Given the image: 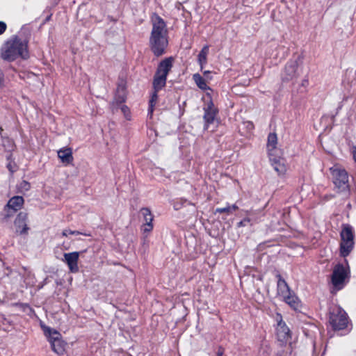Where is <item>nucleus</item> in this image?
I'll use <instances>...</instances> for the list:
<instances>
[{
    "mask_svg": "<svg viewBox=\"0 0 356 356\" xmlns=\"http://www.w3.org/2000/svg\"><path fill=\"white\" fill-rule=\"evenodd\" d=\"M330 323L335 330H343L348 325V316L344 310L335 307L330 313Z\"/></svg>",
    "mask_w": 356,
    "mask_h": 356,
    "instance_id": "nucleus-6",
    "label": "nucleus"
},
{
    "mask_svg": "<svg viewBox=\"0 0 356 356\" xmlns=\"http://www.w3.org/2000/svg\"><path fill=\"white\" fill-rule=\"evenodd\" d=\"M330 170L336 193L341 194L343 198L347 197L350 192L348 172L337 166L330 168Z\"/></svg>",
    "mask_w": 356,
    "mask_h": 356,
    "instance_id": "nucleus-3",
    "label": "nucleus"
},
{
    "mask_svg": "<svg viewBox=\"0 0 356 356\" xmlns=\"http://www.w3.org/2000/svg\"><path fill=\"white\" fill-rule=\"evenodd\" d=\"M223 349L222 348H220L218 350L217 355L218 356H222L223 355Z\"/></svg>",
    "mask_w": 356,
    "mask_h": 356,
    "instance_id": "nucleus-36",
    "label": "nucleus"
},
{
    "mask_svg": "<svg viewBox=\"0 0 356 356\" xmlns=\"http://www.w3.org/2000/svg\"><path fill=\"white\" fill-rule=\"evenodd\" d=\"M173 59L169 57L163 60L159 65L156 74L167 78V75L172 67Z\"/></svg>",
    "mask_w": 356,
    "mask_h": 356,
    "instance_id": "nucleus-15",
    "label": "nucleus"
},
{
    "mask_svg": "<svg viewBox=\"0 0 356 356\" xmlns=\"http://www.w3.org/2000/svg\"><path fill=\"white\" fill-rule=\"evenodd\" d=\"M236 209H237V207H236L235 204H233L232 207L228 206V207H226L217 209V210H216V211H217L218 212H219V213H232L234 211H235Z\"/></svg>",
    "mask_w": 356,
    "mask_h": 356,
    "instance_id": "nucleus-28",
    "label": "nucleus"
},
{
    "mask_svg": "<svg viewBox=\"0 0 356 356\" xmlns=\"http://www.w3.org/2000/svg\"><path fill=\"white\" fill-rule=\"evenodd\" d=\"M340 253L341 256H348L354 248L355 233L353 227L349 224H343L340 233Z\"/></svg>",
    "mask_w": 356,
    "mask_h": 356,
    "instance_id": "nucleus-4",
    "label": "nucleus"
},
{
    "mask_svg": "<svg viewBox=\"0 0 356 356\" xmlns=\"http://www.w3.org/2000/svg\"><path fill=\"white\" fill-rule=\"evenodd\" d=\"M182 206V202H174L173 207L175 210H178Z\"/></svg>",
    "mask_w": 356,
    "mask_h": 356,
    "instance_id": "nucleus-34",
    "label": "nucleus"
},
{
    "mask_svg": "<svg viewBox=\"0 0 356 356\" xmlns=\"http://www.w3.org/2000/svg\"><path fill=\"white\" fill-rule=\"evenodd\" d=\"M209 73H210V72H209V71H205V72H204V75H209Z\"/></svg>",
    "mask_w": 356,
    "mask_h": 356,
    "instance_id": "nucleus-42",
    "label": "nucleus"
},
{
    "mask_svg": "<svg viewBox=\"0 0 356 356\" xmlns=\"http://www.w3.org/2000/svg\"><path fill=\"white\" fill-rule=\"evenodd\" d=\"M6 29V24L3 22H0V35L4 33Z\"/></svg>",
    "mask_w": 356,
    "mask_h": 356,
    "instance_id": "nucleus-33",
    "label": "nucleus"
},
{
    "mask_svg": "<svg viewBox=\"0 0 356 356\" xmlns=\"http://www.w3.org/2000/svg\"><path fill=\"white\" fill-rule=\"evenodd\" d=\"M209 54V46L208 45H205L204 47H203V48L202 49V50L200 51V52L198 54V63L200 64V65L201 66V68H202L203 65H205L207 63V55Z\"/></svg>",
    "mask_w": 356,
    "mask_h": 356,
    "instance_id": "nucleus-24",
    "label": "nucleus"
},
{
    "mask_svg": "<svg viewBox=\"0 0 356 356\" xmlns=\"http://www.w3.org/2000/svg\"><path fill=\"white\" fill-rule=\"evenodd\" d=\"M9 200L14 201V200H23V197L22 196H21V195H15V196L12 197Z\"/></svg>",
    "mask_w": 356,
    "mask_h": 356,
    "instance_id": "nucleus-35",
    "label": "nucleus"
},
{
    "mask_svg": "<svg viewBox=\"0 0 356 356\" xmlns=\"http://www.w3.org/2000/svg\"><path fill=\"white\" fill-rule=\"evenodd\" d=\"M69 234H72V235H83V236H91V234L90 233H86V232H81L79 231H72L71 229H64L62 232V235L63 236H67Z\"/></svg>",
    "mask_w": 356,
    "mask_h": 356,
    "instance_id": "nucleus-26",
    "label": "nucleus"
},
{
    "mask_svg": "<svg viewBox=\"0 0 356 356\" xmlns=\"http://www.w3.org/2000/svg\"><path fill=\"white\" fill-rule=\"evenodd\" d=\"M7 168H8V170L12 173L14 172L15 171H16V168H17L15 163H12V162H10L8 163Z\"/></svg>",
    "mask_w": 356,
    "mask_h": 356,
    "instance_id": "nucleus-31",
    "label": "nucleus"
},
{
    "mask_svg": "<svg viewBox=\"0 0 356 356\" xmlns=\"http://www.w3.org/2000/svg\"><path fill=\"white\" fill-rule=\"evenodd\" d=\"M287 305L294 309H298L300 306V302L293 291L282 298Z\"/></svg>",
    "mask_w": 356,
    "mask_h": 356,
    "instance_id": "nucleus-19",
    "label": "nucleus"
},
{
    "mask_svg": "<svg viewBox=\"0 0 356 356\" xmlns=\"http://www.w3.org/2000/svg\"><path fill=\"white\" fill-rule=\"evenodd\" d=\"M43 330L48 341L51 344L52 350L57 355H61L65 353V343L62 339L61 334L56 330L49 327H44Z\"/></svg>",
    "mask_w": 356,
    "mask_h": 356,
    "instance_id": "nucleus-5",
    "label": "nucleus"
},
{
    "mask_svg": "<svg viewBox=\"0 0 356 356\" xmlns=\"http://www.w3.org/2000/svg\"><path fill=\"white\" fill-rule=\"evenodd\" d=\"M245 221L246 220L245 219L243 221H241L239 223H238V226H243V225H245Z\"/></svg>",
    "mask_w": 356,
    "mask_h": 356,
    "instance_id": "nucleus-39",
    "label": "nucleus"
},
{
    "mask_svg": "<svg viewBox=\"0 0 356 356\" xmlns=\"http://www.w3.org/2000/svg\"><path fill=\"white\" fill-rule=\"evenodd\" d=\"M152 29L149 38V46L156 56L165 53L168 44V29L164 20L158 15L152 17Z\"/></svg>",
    "mask_w": 356,
    "mask_h": 356,
    "instance_id": "nucleus-1",
    "label": "nucleus"
},
{
    "mask_svg": "<svg viewBox=\"0 0 356 356\" xmlns=\"http://www.w3.org/2000/svg\"><path fill=\"white\" fill-rule=\"evenodd\" d=\"M1 58L8 61H13L20 57L23 59L29 58L27 42L18 38H15L5 43L1 49Z\"/></svg>",
    "mask_w": 356,
    "mask_h": 356,
    "instance_id": "nucleus-2",
    "label": "nucleus"
},
{
    "mask_svg": "<svg viewBox=\"0 0 356 356\" xmlns=\"http://www.w3.org/2000/svg\"><path fill=\"white\" fill-rule=\"evenodd\" d=\"M298 61L297 60H291L286 64L282 74V81H291L298 78L300 73L298 71Z\"/></svg>",
    "mask_w": 356,
    "mask_h": 356,
    "instance_id": "nucleus-8",
    "label": "nucleus"
},
{
    "mask_svg": "<svg viewBox=\"0 0 356 356\" xmlns=\"http://www.w3.org/2000/svg\"><path fill=\"white\" fill-rule=\"evenodd\" d=\"M3 74L2 71L0 70V86L3 83Z\"/></svg>",
    "mask_w": 356,
    "mask_h": 356,
    "instance_id": "nucleus-37",
    "label": "nucleus"
},
{
    "mask_svg": "<svg viewBox=\"0 0 356 356\" xmlns=\"http://www.w3.org/2000/svg\"><path fill=\"white\" fill-rule=\"evenodd\" d=\"M27 213L20 212L18 213L14 223L16 227V232L20 234H26L29 229L27 223Z\"/></svg>",
    "mask_w": 356,
    "mask_h": 356,
    "instance_id": "nucleus-13",
    "label": "nucleus"
},
{
    "mask_svg": "<svg viewBox=\"0 0 356 356\" xmlns=\"http://www.w3.org/2000/svg\"><path fill=\"white\" fill-rule=\"evenodd\" d=\"M348 274L347 269L342 264L335 266L332 275V283L336 289L340 290L344 286Z\"/></svg>",
    "mask_w": 356,
    "mask_h": 356,
    "instance_id": "nucleus-7",
    "label": "nucleus"
},
{
    "mask_svg": "<svg viewBox=\"0 0 356 356\" xmlns=\"http://www.w3.org/2000/svg\"><path fill=\"white\" fill-rule=\"evenodd\" d=\"M277 295L281 297L282 298L288 295L291 294V292L292 291L289 285L287 284L286 282L284 279L282 278V277L278 274L277 275Z\"/></svg>",
    "mask_w": 356,
    "mask_h": 356,
    "instance_id": "nucleus-16",
    "label": "nucleus"
},
{
    "mask_svg": "<svg viewBox=\"0 0 356 356\" xmlns=\"http://www.w3.org/2000/svg\"><path fill=\"white\" fill-rule=\"evenodd\" d=\"M126 99V87L123 83H119L116 89L115 101L118 104H122Z\"/></svg>",
    "mask_w": 356,
    "mask_h": 356,
    "instance_id": "nucleus-20",
    "label": "nucleus"
},
{
    "mask_svg": "<svg viewBox=\"0 0 356 356\" xmlns=\"http://www.w3.org/2000/svg\"><path fill=\"white\" fill-rule=\"evenodd\" d=\"M275 319L277 321L276 335L277 339L282 343H286L290 338V330L282 321L280 314L277 313Z\"/></svg>",
    "mask_w": 356,
    "mask_h": 356,
    "instance_id": "nucleus-9",
    "label": "nucleus"
},
{
    "mask_svg": "<svg viewBox=\"0 0 356 356\" xmlns=\"http://www.w3.org/2000/svg\"><path fill=\"white\" fill-rule=\"evenodd\" d=\"M157 92L156 90H154V92L153 93L151 99L149 100V112L150 113H152L153 112V107L157 100Z\"/></svg>",
    "mask_w": 356,
    "mask_h": 356,
    "instance_id": "nucleus-29",
    "label": "nucleus"
},
{
    "mask_svg": "<svg viewBox=\"0 0 356 356\" xmlns=\"http://www.w3.org/2000/svg\"><path fill=\"white\" fill-rule=\"evenodd\" d=\"M58 156L65 164H69L73 161L72 152L70 148L65 147L59 149Z\"/></svg>",
    "mask_w": 356,
    "mask_h": 356,
    "instance_id": "nucleus-18",
    "label": "nucleus"
},
{
    "mask_svg": "<svg viewBox=\"0 0 356 356\" xmlns=\"http://www.w3.org/2000/svg\"><path fill=\"white\" fill-rule=\"evenodd\" d=\"M166 79V77L155 74L153 81V87L156 92H159L165 86Z\"/></svg>",
    "mask_w": 356,
    "mask_h": 356,
    "instance_id": "nucleus-21",
    "label": "nucleus"
},
{
    "mask_svg": "<svg viewBox=\"0 0 356 356\" xmlns=\"http://www.w3.org/2000/svg\"><path fill=\"white\" fill-rule=\"evenodd\" d=\"M24 202H8L4 207V217L8 218L12 217L17 211L23 207Z\"/></svg>",
    "mask_w": 356,
    "mask_h": 356,
    "instance_id": "nucleus-14",
    "label": "nucleus"
},
{
    "mask_svg": "<svg viewBox=\"0 0 356 356\" xmlns=\"http://www.w3.org/2000/svg\"><path fill=\"white\" fill-rule=\"evenodd\" d=\"M248 127L250 128V129H252L253 128V124L250 123V122H248Z\"/></svg>",
    "mask_w": 356,
    "mask_h": 356,
    "instance_id": "nucleus-41",
    "label": "nucleus"
},
{
    "mask_svg": "<svg viewBox=\"0 0 356 356\" xmlns=\"http://www.w3.org/2000/svg\"><path fill=\"white\" fill-rule=\"evenodd\" d=\"M154 228V225L152 222H143L141 225V232L143 234V240L144 244L146 243L147 238L151 233Z\"/></svg>",
    "mask_w": 356,
    "mask_h": 356,
    "instance_id": "nucleus-23",
    "label": "nucleus"
},
{
    "mask_svg": "<svg viewBox=\"0 0 356 356\" xmlns=\"http://www.w3.org/2000/svg\"><path fill=\"white\" fill-rule=\"evenodd\" d=\"M79 256V252L64 253L63 261L67 265L71 273H76L79 271L78 261Z\"/></svg>",
    "mask_w": 356,
    "mask_h": 356,
    "instance_id": "nucleus-11",
    "label": "nucleus"
},
{
    "mask_svg": "<svg viewBox=\"0 0 356 356\" xmlns=\"http://www.w3.org/2000/svg\"><path fill=\"white\" fill-rule=\"evenodd\" d=\"M308 84V81L307 80H303L302 81V86H305Z\"/></svg>",
    "mask_w": 356,
    "mask_h": 356,
    "instance_id": "nucleus-40",
    "label": "nucleus"
},
{
    "mask_svg": "<svg viewBox=\"0 0 356 356\" xmlns=\"http://www.w3.org/2000/svg\"><path fill=\"white\" fill-rule=\"evenodd\" d=\"M121 111L124 113V117L127 120H130V111L129 108L127 106L123 105L121 106Z\"/></svg>",
    "mask_w": 356,
    "mask_h": 356,
    "instance_id": "nucleus-30",
    "label": "nucleus"
},
{
    "mask_svg": "<svg viewBox=\"0 0 356 356\" xmlns=\"http://www.w3.org/2000/svg\"><path fill=\"white\" fill-rule=\"evenodd\" d=\"M353 155L354 160L356 162V147H354V149H353Z\"/></svg>",
    "mask_w": 356,
    "mask_h": 356,
    "instance_id": "nucleus-38",
    "label": "nucleus"
},
{
    "mask_svg": "<svg viewBox=\"0 0 356 356\" xmlns=\"http://www.w3.org/2000/svg\"><path fill=\"white\" fill-rule=\"evenodd\" d=\"M30 187V184L26 181H22L17 185V189L20 193L28 191Z\"/></svg>",
    "mask_w": 356,
    "mask_h": 356,
    "instance_id": "nucleus-27",
    "label": "nucleus"
},
{
    "mask_svg": "<svg viewBox=\"0 0 356 356\" xmlns=\"http://www.w3.org/2000/svg\"><path fill=\"white\" fill-rule=\"evenodd\" d=\"M140 215L143 218L144 222H152L154 216L149 208H142L140 211Z\"/></svg>",
    "mask_w": 356,
    "mask_h": 356,
    "instance_id": "nucleus-25",
    "label": "nucleus"
},
{
    "mask_svg": "<svg viewBox=\"0 0 356 356\" xmlns=\"http://www.w3.org/2000/svg\"><path fill=\"white\" fill-rule=\"evenodd\" d=\"M204 111L203 118L204 120V129H208L209 125L213 124L218 113V110L215 107L213 102L210 101L204 108Z\"/></svg>",
    "mask_w": 356,
    "mask_h": 356,
    "instance_id": "nucleus-10",
    "label": "nucleus"
},
{
    "mask_svg": "<svg viewBox=\"0 0 356 356\" xmlns=\"http://www.w3.org/2000/svg\"><path fill=\"white\" fill-rule=\"evenodd\" d=\"M277 137L276 134L270 133L268 136L267 150L268 155L273 156V154L280 153L281 151L277 147Z\"/></svg>",
    "mask_w": 356,
    "mask_h": 356,
    "instance_id": "nucleus-17",
    "label": "nucleus"
},
{
    "mask_svg": "<svg viewBox=\"0 0 356 356\" xmlns=\"http://www.w3.org/2000/svg\"><path fill=\"white\" fill-rule=\"evenodd\" d=\"M3 146H6V143H8V151H11L13 149V143L11 140H10L9 139H6L3 141Z\"/></svg>",
    "mask_w": 356,
    "mask_h": 356,
    "instance_id": "nucleus-32",
    "label": "nucleus"
},
{
    "mask_svg": "<svg viewBox=\"0 0 356 356\" xmlns=\"http://www.w3.org/2000/svg\"><path fill=\"white\" fill-rule=\"evenodd\" d=\"M193 79L200 89L204 91L207 90H210V88L207 86L205 79L200 74H193Z\"/></svg>",
    "mask_w": 356,
    "mask_h": 356,
    "instance_id": "nucleus-22",
    "label": "nucleus"
},
{
    "mask_svg": "<svg viewBox=\"0 0 356 356\" xmlns=\"http://www.w3.org/2000/svg\"><path fill=\"white\" fill-rule=\"evenodd\" d=\"M268 157L274 170L279 175H284L286 171V166L284 159L281 156V152L273 154V156L268 155Z\"/></svg>",
    "mask_w": 356,
    "mask_h": 356,
    "instance_id": "nucleus-12",
    "label": "nucleus"
}]
</instances>
